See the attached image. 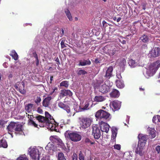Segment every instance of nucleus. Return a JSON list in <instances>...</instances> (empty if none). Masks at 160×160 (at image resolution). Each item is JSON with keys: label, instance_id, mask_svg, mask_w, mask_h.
Wrapping results in <instances>:
<instances>
[{"label": "nucleus", "instance_id": "1", "mask_svg": "<svg viewBox=\"0 0 160 160\" xmlns=\"http://www.w3.org/2000/svg\"><path fill=\"white\" fill-rule=\"evenodd\" d=\"M102 78L97 80V82L94 84V87L95 88H98L100 92L103 93H106L109 91L110 86L106 83H103Z\"/></svg>", "mask_w": 160, "mask_h": 160}, {"label": "nucleus", "instance_id": "2", "mask_svg": "<svg viewBox=\"0 0 160 160\" xmlns=\"http://www.w3.org/2000/svg\"><path fill=\"white\" fill-rule=\"evenodd\" d=\"M80 128L86 129L89 127L91 124L92 120L87 117H81L79 118Z\"/></svg>", "mask_w": 160, "mask_h": 160}, {"label": "nucleus", "instance_id": "3", "mask_svg": "<svg viewBox=\"0 0 160 160\" xmlns=\"http://www.w3.org/2000/svg\"><path fill=\"white\" fill-rule=\"evenodd\" d=\"M110 114L107 112L102 109L98 111L95 114L96 118L100 119L109 120L110 119Z\"/></svg>", "mask_w": 160, "mask_h": 160}, {"label": "nucleus", "instance_id": "4", "mask_svg": "<svg viewBox=\"0 0 160 160\" xmlns=\"http://www.w3.org/2000/svg\"><path fill=\"white\" fill-rule=\"evenodd\" d=\"M68 138L73 142H78L80 141L82 136L77 132H69L68 133Z\"/></svg>", "mask_w": 160, "mask_h": 160}, {"label": "nucleus", "instance_id": "5", "mask_svg": "<svg viewBox=\"0 0 160 160\" xmlns=\"http://www.w3.org/2000/svg\"><path fill=\"white\" fill-rule=\"evenodd\" d=\"M28 154L32 159L35 160L37 157L39 159L41 154L38 149L36 147L33 148L30 147L28 150Z\"/></svg>", "mask_w": 160, "mask_h": 160}, {"label": "nucleus", "instance_id": "6", "mask_svg": "<svg viewBox=\"0 0 160 160\" xmlns=\"http://www.w3.org/2000/svg\"><path fill=\"white\" fill-rule=\"evenodd\" d=\"M160 67V60L154 62L149 65L148 68L151 73H155Z\"/></svg>", "mask_w": 160, "mask_h": 160}, {"label": "nucleus", "instance_id": "7", "mask_svg": "<svg viewBox=\"0 0 160 160\" xmlns=\"http://www.w3.org/2000/svg\"><path fill=\"white\" fill-rule=\"evenodd\" d=\"M103 50L106 53L112 56L115 54L116 48L114 46L107 45L104 47Z\"/></svg>", "mask_w": 160, "mask_h": 160}, {"label": "nucleus", "instance_id": "8", "mask_svg": "<svg viewBox=\"0 0 160 160\" xmlns=\"http://www.w3.org/2000/svg\"><path fill=\"white\" fill-rule=\"evenodd\" d=\"M92 133L94 138L98 139L101 136L100 128L98 127L97 125H93L92 127Z\"/></svg>", "mask_w": 160, "mask_h": 160}, {"label": "nucleus", "instance_id": "9", "mask_svg": "<svg viewBox=\"0 0 160 160\" xmlns=\"http://www.w3.org/2000/svg\"><path fill=\"white\" fill-rule=\"evenodd\" d=\"M138 144L142 147H144L146 142L148 138V136L142 134H139L138 136Z\"/></svg>", "mask_w": 160, "mask_h": 160}, {"label": "nucleus", "instance_id": "10", "mask_svg": "<svg viewBox=\"0 0 160 160\" xmlns=\"http://www.w3.org/2000/svg\"><path fill=\"white\" fill-rule=\"evenodd\" d=\"M58 106L60 108L63 109L64 110L66 111L69 114L70 116H74L75 114V112L72 113V109L71 110L68 106L62 102H60L58 103Z\"/></svg>", "mask_w": 160, "mask_h": 160}, {"label": "nucleus", "instance_id": "11", "mask_svg": "<svg viewBox=\"0 0 160 160\" xmlns=\"http://www.w3.org/2000/svg\"><path fill=\"white\" fill-rule=\"evenodd\" d=\"M36 119L39 122L41 123L39 126L41 127H46L47 124V121L45 119V117L40 115H38L36 117Z\"/></svg>", "mask_w": 160, "mask_h": 160}, {"label": "nucleus", "instance_id": "12", "mask_svg": "<svg viewBox=\"0 0 160 160\" xmlns=\"http://www.w3.org/2000/svg\"><path fill=\"white\" fill-rule=\"evenodd\" d=\"M100 129L102 132H105L108 133L109 130L110 126L107 123L102 121L99 122Z\"/></svg>", "mask_w": 160, "mask_h": 160}, {"label": "nucleus", "instance_id": "13", "mask_svg": "<svg viewBox=\"0 0 160 160\" xmlns=\"http://www.w3.org/2000/svg\"><path fill=\"white\" fill-rule=\"evenodd\" d=\"M149 54L151 57L153 58L158 57L160 55V48L158 47H155L151 50Z\"/></svg>", "mask_w": 160, "mask_h": 160}, {"label": "nucleus", "instance_id": "14", "mask_svg": "<svg viewBox=\"0 0 160 160\" xmlns=\"http://www.w3.org/2000/svg\"><path fill=\"white\" fill-rule=\"evenodd\" d=\"M144 147L140 146L139 144L138 145V147L135 150V153L138 154L140 156H143L145 154V152L144 150Z\"/></svg>", "mask_w": 160, "mask_h": 160}, {"label": "nucleus", "instance_id": "15", "mask_svg": "<svg viewBox=\"0 0 160 160\" xmlns=\"http://www.w3.org/2000/svg\"><path fill=\"white\" fill-rule=\"evenodd\" d=\"M113 70V68L112 66L109 67L107 69L105 75V77L109 79L112 76V72Z\"/></svg>", "mask_w": 160, "mask_h": 160}, {"label": "nucleus", "instance_id": "16", "mask_svg": "<svg viewBox=\"0 0 160 160\" xmlns=\"http://www.w3.org/2000/svg\"><path fill=\"white\" fill-rule=\"evenodd\" d=\"M18 123V122H11L7 127L8 131L11 132H13L14 130H15V128L17 124Z\"/></svg>", "mask_w": 160, "mask_h": 160}, {"label": "nucleus", "instance_id": "17", "mask_svg": "<svg viewBox=\"0 0 160 160\" xmlns=\"http://www.w3.org/2000/svg\"><path fill=\"white\" fill-rule=\"evenodd\" d=\"M119 91L115 89H113L110 93L111 97L113 98H117L120 96Z\"/></svg>", "mask_w": 160, "mask_h": 160}, {"label": "nucleus", "instance_id": "18", "mask_svg": "<svg viewBox=\"0 0 160 160\" xmlns=\"http://www.w3.org/2000/svg\"><path fill=\"white\" fill-rule=\"evenodd\" d=\"M110 106L115 110L119 109L120 107V104L118 101H114L111 102L110 104Z\"/></svg>", "mask_w": 160, "mask_h": 160}, {"label": "nucleus", "instance_id": "19", "mask_svg": "<svg viewBox=\"0 0 160 160\" xmlns=\"http://www.w3.org/2000/svg\"><path fill=\"white\" fill-rule=\"evenodd\" d=\"M51 122V121L50 122H47V124L46 125V127H47L48 128H50L51 130H56V128L57 127V125L56 124L53 123L55 122L54 120H53V121L52 122Z\"/></svg>", "mask_w": 160, "mask_h": 160}, {"label": "nucleus", "instance_id": "20", "mask_svg": "<svg viewBox=\"0 0 160 160\" xmlns=\"http://www.w3.org/2000/svg\"><path fill=\"white\" fill-rule=\"evenodd\" d=\"M91 64V62L89 59L87 60L83 59V60H80L79 61V63L78 64L79 66H85L86 65H89Z\"/></svg>", "mask_w": 160, "mask_h": 160}, {"label": "nucleus", "instance_id": "21", "mask_svg": "<svg viewBox=\"0 0 160 160\" xmlns=\"http://www.w3.org/2000/svg\"><path fill=\"white\" fill-rule=\"evenodd\" d=\"M118 129L116 127H112V136L111 140L112 142H116V138L117 134Z\"/></svg>", "mask_w": 160, "mask_h": 160}, {"label": "nucleus", "instance_id": "22", "mask_svg": "<svg viewBox=\"0 0 160 160\" xmlns=\"http://www.w3.org/2000/svg\"><path fill=\"white\" fill-rule=\"evenodd\" d=\"M60 94L62 97L65 96H71L72 95V92L70 90L66 89L61 90Z\"/></svg>", "mask_w": 160, "mask_h": 160}, {"label": "nucleus", "instance_id": "23", "mask_svg": "<svg viewBox=\"0 0 160 160\" xmlns=\"http://www.w3.org/2000/svg\"><path fill=\"white\" fill-rule=\"evenodd\" d=\"M52 99L51 96L46 98L42 102V105L45 107H48L50 104V101Z\"/></svg>", "mask_w": 160, "mask_h": 160}, {"label": "nucleus", "instance_id": "24", "mask_svg": "<svg viewBox=\"0 0 160 160\" xmlns=\"http://www.w3.org/2000/svg\"><path fill=\"white\" fill-rule=\"evenodd\" d=\"M90 105L89 102H86L84 103V107L82 108L81 106H79V111L82 112L85 110H88L90 109V107H89Z\"/></svg>", "mask_w": 160, "mask_h": 160}, {"label": "nucleus", "instance_id": "25", "mask_svg": "<svg viewBox=\"0 0 160 160\" xmlns=\"http://www.w3.org/2000/svg\"><path fill=\"white\" fill-rule=\"evenodd\" d=\"M16 133L22 132L23 131L22 125L21 124H17L14 130Z\"/></svg>", "mask_w": 160, "mask_h": 160}, {"label": "nucleus", "instance_id": "26", "mask_svg": "<svg viewBox=\"0 0 160 160\" xmlns=\"http://www.w3.org/2000/svg\"><path fill=\"white\" fill-rule=\"evenodd\" d=\"M116 84L117 87L118 88H122L124 86L123 82L122 79L117 80Z\"/></svg>", "mask_w": 160, "mask_h": 160}, {"label": "nucleus", "instance_id": "27", "mask_svg": "<svg viewBox=\"0 0 160 160\" xmlns=\"http://www.w3.org/2000/svg\"><path fill=\"white\" fill-rule=\"evenodd\" d=\"M8 146L7 142L5 139L2 138L0 140V148H6Z\"/></svg>", "mask_w": 160, "mask_h": 160}, {"label": "nucleus", "instance_id": "28", "mask_svg": "<svg viewBox=\"0 0 160 160\" xmlns=\"http://www.w3.org/2000/svg\"><path fill=\"white\" fill-rule=\"evenodd\" d=\"M105 99V98L103 96H96L94 98V101L96 102H102L104 101Z\"/></svg>", "mask_w": 160, "mask_h": 160}, {"label": "nucleus", "instance_id": "29", "mask_svg": "<svg viewBox=\"0 0 160 160\" xmlns=\"http://www.w3.org/2000/svg\"><path fill=\"white\" fill-rule=\"evenodd\" d=\"M45 119L47 120V122H49L51 121V122L53 121V117H52L51 115H50L49 113L47 112H45Z\"/></svg>", "mask_w": 160, "mask_h": 160}, {"label": "nucleus", "instance_id": "30", "mask_svg": "<svg viewBox=\"0 0 160 160\" xmlns=\"http://www.w3.org/2000/svg\"><path fill=\"white\" fill-rule=\"evenodd\" d=\"M20 85V86L18 88V91L21 94H24L26 93V91L24 89L25 85L23 82H22Z\"/></svg>", "mask_w": 160, "mask_h": 160}, {"label": "nucleus", "instance_id": "31", "mask_svg": "<svg viewBox=\"0 0 160 160\" xmlns=\"http://www.w3.org/2000/svg\"><path fill=\"white\" fill-rule=\"evenodd\" d=\"M148 131H149V134L151 136L152 138H154L156 137L155 130L154 128L148 127Z\"/></svg>", "mask_w": 160, "mask_h": 160}, {"label": "nucleus", "instance_id": "32", "mask_svg": "<svg viewBox=\"0 0 160 160\" xmlns=\"http://www.w3.org/2000/svg\"><path fill=\"white\" fill-rule=\"evenodd\" d=\"M33 104L32 103H29L25 106V110L28 112H30L32 111V108Z\"/></svg>", "mask_w": 160, "mask_h": 160}, {"label": "nucleus", "instance_id": "33", "mask_svg": "<svg viewBox=\"0 0 160 160\" xmlns=\"http://www.w3.org/2000/svg\"><path fill=\"white\" fill-rule=\"evenodd\" d=\"M128 63L129 66L131 68H135L137 65V63L135 61L132 59H131L129 60Z\"/></svg>", "mask_w": 160, "mask_h": 160}, {"label": "nucleus", "instance_id": "34", "mask_svg": "<svg viewBox=\"0 0 160 160\" xmlns=\"http://www.w3.org/2000/svg\"><path fill=\"white\" fill-rule=\"evenodd\" d=\"M10 55L15 60H17L18 59V55L14 50H13L11 51Z\"/></svg>", "mask_w": 160, "mask_h": 160}, {"label": "nucleus", "instance_id": "35", "mask_svg": "<svg viewBox=\"0 0 160 160\" xmlns=\"http://www.w3.org/2000/svg\"><path fill=\"white\" fill-rule=\"evenodd\" d=\"M140 39L143 42H147L149 41L148 37L147 35L143 34L140 38Z\"/></svg>", "mask_w": 160, "mask_h": 160}, {"label": "nucleus", "instance_id": "36", "mask_svg": "<svg viewBox=\"0 0 160 160\" xmlns=\"http://www.w3.org/2000/svg\"><path fill=\"white\" fill-rule=\"evenodd\" d=\"M58 160H66V157L64 154L61 152L58 153Z\"/></svg>", "mask_w": 160, "mask_h": 160}, {"label": "nucleus", "instance_id": "37", "mask_svg": "<svg viewBox=\"0 0 160 160\" xmlns=\"http://www.w3.org/2000/svg\"><path fill=\"white\" fill-rule=\"evenodd\" d=\"M33 56L36 59V65L38 66L39 64V60L38 58V55L36 52H32Z\"/></svg>", "mask_w": 160, "mask_h": 160}, {"label": "nucleus", "instance_id": "38", "mask_svg": "<svg viewBox=\"0 0 160 160\" xmlns=\"http://www.w3.org/2000/svg\"><path fill=\"white\" fill-rule=\"evenodd\" d=\"M65 12L69 20L70 21H72V16L69 10L67 9L66 11H65Z\"/></svg>", "mask_w": 160, "mask_h": 160}, {"label": "nucleus", "instance_id": "39", "mask_svg": "<svg viewBox=\"0 0 160 160\" xmlns=\"http://www.w3.org/2000/svg\"><path fill=\"white\" fill-rule=\"evenodd\" d=\"M28 123L29 125L33 126L35 128H38V125L36 124L33 120H31L30 121H29Z\"/></svg>", "mask_w": 160, "mask_h": 160}, {"label": "nucleus", "instance_id": "40", "mask_svg": "<svg viewBox=\"0 0 160 160\" xmlns=\"http://www.w3.org/2000/svg\"><path fill=\"white\" fill-rule=\"evenodd\" d=\"M60 86L67 88L69 86L68 82L67 81H62L60 83Z\"/></svg>", "mask_w": 160, "mask_h": 160}, {"label": "nucleus", "instance_id": "41", "mask_svg": "<svg viewBox=\"0 0 160 160\" xmlns=\"http://www.w3.org/2000/svg\"><path fill=\"white\" fill-rule=\"evenodd\" d=\"M16 160H28V158L25 155H22L18 158Z\"/></svg>", "mask_w": 160, "mask_h": 160}, {"label": "nucleus", "instance_id": "42", "mask_svg": "<svg viewBox=\"0 0 160 160\" xmlns=\"http://www.w3.org/2000/svg\"><path fill=\"white\" fill-rule=\"evenodd\" d=\"M126 64V61L125 59L122 58L120 59V65L121 67L125 66Z\"/></svg>", "mask_w": 160, "mask_h": 160}, {"label": "nucleus", "instance_id": "43", "mask_svg": "<svg viewBox=\"0 0 160 160\" xmlns=\"http://www.w3.org/2000/svg\"><path fill=\"white\" fill-rule=\"evenodd\" d=\"M84 142L87 144H90V145H93L95 143V142H92L89 138H85Z\"/></svg>", "mask_w": 160, "mask_h": 160}, {"label": "nucleus", "instance_id": "44", "mask_svg": "<svg viewBox=\"0 0 160 160\" xmlns=\"http://www.w3.org/2000/svg\"><path fill=\"white\" fill-rule=\"evenodd\" d=\"M77 73L78 75H84L85 74H87L88 72L84 70L81 69L78 71Z\"/></svg>", "mask_w": 160, "mask_h": 160}, {"label": "nucleus", "instance_id": "45", "mask_svg": "<svg viewBox=\"0 0 160 160\" xmlns=\"http://www.w3.org/2000/svg\"><path fill=\"white\" fill-rule=\"evenodd\" d=\"M78 158L79 160H85L84 156L81 151H79Z\"/></svg>", "mask_w": 160, "mask_h": 160}, {"label": "nucleus", "instance_id": "46", "mask_svg": "<svg viewBox=\"0 0 160 160\" xmlns=\"http://www.w3.org/2000/svg\"><path fill=\"white\" fill-rule=\"evenodd\" d=\"M141 53L136 52L135 54V57L138 60H139L141 57Z\"/></svg>", "mask_w": 160, "mask_h": 160}, {"label": "nucleus", "instance_id": "47", "mask_svg": "<svg viewBox=\"0 0 160 160\" xmlns=\"http://www.w3.org/2000/svg\"><path fill=\"white\" fill-rule=\"evenodd\" d=\"M7 122V121H5L3 119H0V125L2 128L5 127V124Z\"/></svg>", "mask_w": 160, "mask_h": 160}, {"label": "nucleus", "instance_id": "48", "mask_svg": "<svg viewBox=\"0 0 160 160\" xmlns=\"http://www.w3.org/2000/svg\"><path fill=\"white\" fill-rule=\"evenodd\" d=\"M41 101V99L40 97H37L35 101V102L38 105L40 102Z\"/></svg>", "mask_w": 160, "mask_h": 160}, {"label": "nucleus", "instance_id": "49", "mask_svg": "<svg viewBox=\"0 0 160 160\" xmlns=\"http://www.w3.org/2000/svg\"><path fill=\"white\" fill-rule=\"evenodd\" d=\"M78 158L77 154L75 152L73 153L72 155L71 156L72 160H77Z\"/></svg>", "mask_w": 160, "mask_h": 160}, {"label": "nucleus", "instance_id": "50", "mask_svg": "<svg viewBox=\"0 0 160 160\" xmlns=\"http://www.w3.org/2000/svg\"><path fill=\"white\" fill-rule=\"evenodd\" d=\"M113 147L114 149L119 150L121 149V146L120 144H117L114 145Z\"/></svg>", "mask_w": 160, "mask_h": 160}, {"label": "nucleus", "instance_id": "51", "mask_svg": "<svg viewBox=\"0 0 160 160\" xmlns=\"http://www.w3.org/2000/svg\"><path fill=\"white\" fill-rule=\"evenodd\" d=\"M119 41L121 42L122 44L124 45L126 44V41L123 39L122 38H121L119 39Z\"/></svg>", "mask_w": 160, "mask_h": 160}, {"label": "nucleus", "instance_id": "52", "mask_svg": "<svg viewBox=\"0 0 160 160\" xmlns=\"http://www.w3.org/2000/svg\"><path fill=\"white\" fill-rule=\"evenodd\" d=\"M64 42L65 40H63L61 42V47L62 48H64L66 47V46L64 44Z\"/></svg>", "mask_w": 160, "mask_h": 160}, {"label": "nucleus", "instance_id": "53", "mask_svg": "<svg viewBox=\"0 0 160 160\" xmlns=\"http://www.w3.org/2000/svg\"><path fill=\"white\" fill-rule=\"evenodd\" d=\"M155 149L158 153H159L160 152V146L158 145L156 146Z\"/></svg>", "mask_w": 160, "mask_h": 160}, {"label": "nucleus", "instance_id": "54", "mask_svg": "<svg viewBox=\"0 0 160 160\" xmlns=\"http://www.w3.org/2000/svg\"><path fill=\"white\" fill-rule=\"evenodd\" d=\"M157 116L156 117L155 116L153 117L152 118V122L153 123H156L157 122Z\"/></svg>", "mask_w": 160, "mask_h": 160}, {"label": "nucleus", "instance_id": "55", "mask_svg": "<svg viewBox=\"0 0 160 160\" xmlns=\"http://www.w3.org/2000/svg\"><path fill=\"white\" fill-rule=\"evenodd\" d=\"M94 62L96 64H98L100 63V60L99 59L96 58L95 59Z\"/></svg>", "mask_w": 160, "mask_h": 160}, {"label": "nucleus", "instance_id": "56", "mask_svg": "<svg viewBox=\"0 0 160 160\" xmlns=\"http://www.w3.org/2000/svg\"><path fill=\"white\" fill-rule=\"evenodd\" d=\"M75 51L78 54H81L83 53V52L81 50L80 51H79L77 49H76Z\"/></svg>", "mask_w": 160, "mask_h": 160}, {"label": "nucleus", "instance_id": "57", "mask_svg": "<svg viewBox=\"0 0 160 160\" xmlns=\"http://www.w3.org/2000/svg\"><path fill=\"white\" fill-rule=\"evenodd\" d=\"M117 78L119 79H121L122 78L121 75L120 73H117L116 75Z\"/></svg>", "mask_w": 160, "mask_h": 160}, {"label": "nucleus", "instance_id": "58", "mask_svg": "<svg viewBox=\"0 0 160 160\" xmlns=\"http://www.w3.org/2000/svg\"><path fill=\"white\" fill-rule=\"evenodd\" d=\"M32 116H32L31 115H29V114L28 115V117L29 119L28 122L29 121H30L31 120H33L32 118Z\"/></svg>", "mask_w": 160, "mask_h": 160}, {"label": "nucleus", "instance_id": "59", "mask_svg": "<svg viewBox=\"0 0 160 160\" xmlns=\"http://www.w3.org/2000/svg\"><path fill=\"white\" fill-rule=\"evenodd\" d=\"M37 111L40 113H42L43 112L42 110L40 108H38Z\"/></svg>", "mask_w": 160, "mask_h": 160}, {"label": "nucleus", "instance_id": "60", "mask_svg": "<svg viewBox=\"0 0 160 160\" xmlns=\"http://www.w3.org/2000/svg\"><path fill=\"white\" fill-rule=\"evenodd\" d=\"M61 32H62L61 33V35L60 37H62L64 35V29L63 28H61Z\"/></svg>", "mask_w": 160, "mask_h": 160}, {"label": "nucleus", "instance_id": "61", "mask_svg": "<svg viewBox=\"0 0 160 160\" xmlns=\"http://www.w3.org/2000/svg\"><path fill=\"white\" fill-rule=\"evenodd\" d=\"M55 61L58 63H57L58 64H60V62H59V59L58 57L56 58Z\"/></svg>", "mask_w": 160, "mask_h": 160}, {"label": "nucleus", "instance_id": "62", "mask_svg": "<svg viewBox=\"0 0 160 160\" xmlns=\"http://www.w3.org/2000/svg\"><path fill=\"white\" fill-rule=\"evenodd\" d=\"M58 90V88L57 87H55L53 89L52 91L51 92V94H52L53 93H54L56 90Z\"/></svg>", "mask_w": 160, "mask_h": 160}, {"label": "nucleus", "instance_id": "63", "mask_svg": "<svg viewBox=\"0 0 160 160\" xmlns=\"http://www.w3.org/2000/svg\"><path fill=\"white\" fill-rule=\"evenodd\" d=\"M3 65L4 67L7 68L8 67V64L6 62H5L3 64Z\"/></svg>", "mask_w": 160, "mask_h": 160}, {"label": "nucleus", "instance_id": "64", "mask_svg": "<svg viewBox=\"0 0 160 160\" xmlns=\"http://www.w3.org/2000/svg\"><path fill=\"white\" fill-rule=\"evenodd\" d=\"M157 119L158 120V121L160 122V116L157 115Z\"/></svg>", "mask_w": 160, "mask_h": 160}]
</instances>
